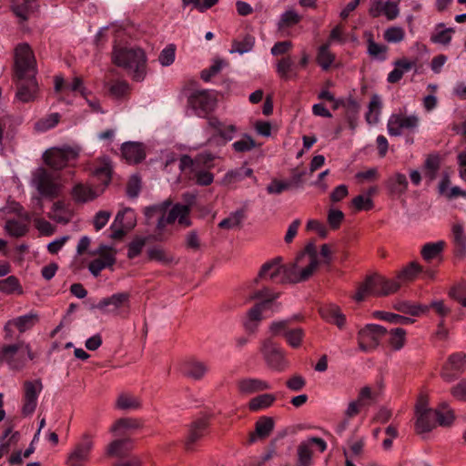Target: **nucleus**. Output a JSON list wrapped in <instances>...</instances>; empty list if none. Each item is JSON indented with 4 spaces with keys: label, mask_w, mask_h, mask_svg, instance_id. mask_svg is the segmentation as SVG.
Masks as SVG:
<instances>
[{
    "label": "nucleus",
    "mask_w": 466,
    "mask_h": 466,
    "mask_svg": "<svg viewBox=\"0 0 466 466\" xmlns=\"http://www.w3.org/2000/svg\"><path fill=\"white\" fill-rule=\"evenodd\" d=\"M329 43L319 46L317 55V62L323 70H328L335 60V56L329 50Z\"/></svg>",
    "instance_id": "nucleus-44"
},
{
    "label": "nucleus",
    "mask_w": 466,
    "mask_h": 466,
    "mask_svg": "<svg viewBox=\"0 0 466 466\" xmlns=\"http://www.w3.org/2000/svg\"><path fill=\"white\" fill-rule=\"evenodd\" d=\"M419 124L420 118L417 115L406 116L397 113L390 116L387 122V130L390 136L400 137L404 131H415Z\"/></svg>",
    "instance_id": "nucleus-11"
},
{
    "label": "nucleus",
    "mask_w": 466,
    "mask_h": 466,
    "mask_svg": "<svg viewBox=\"0 0 466 466\" xmlns=\"http://www.w3.org/2000/svg\"><path fill=\"white\" fill-rule=\"evenodd\" d=\"M238 388L240 393L249 395L269 390L271 386L268 381L260 379L245 378L238 380Z\"/></svg>",
    "instance_id": "nucleus-28"
},
{
    "label": "nucleus",
    "mask_w": 466,
    "mask_h": 466,
    "mask_svg": "<svg viewBox=\"0 0 466 466\" xmlns=\"http://www.w3.org/2000/svg\"><path fill=\"white\" fill-rule=\"evenodd\" d=\"M420 271L421 268L418 263L410 262L399 272L394 280L398 281L401 286L403 283L414 280Z\"/></svg>",
    "instance_id": "nucleus-43"
},
{
    "label": "nucleus",
    "mask_w": 466,
    "mask_h": 466,
    "mask_svg": "<svg viewBox=\"0 0 466 466\" xmlns=\"http://www.w3.org/2000/svg\"><path fill=\"white\" fill-rule=\"evenodd\" d=\"M100 193L101 190H95L87 184L82 183L76 184L72 189V196L78 202L93 201Z\"/></svg>",
    "instance_id": "nucleus-34"
},
{
    "label": "nucleus",
    "mask_w": 466,
    "mask_h": 466,
    "mask_svg": "<svg viewBox=\"0 0 466 466\" xmlns=\"http://www.w3.org/2000/svg\"><path fill=\"white\" fill-rule=\"evenodd\" d=\"M137 223L135 211L130 208H126L121 212H118L113 224L112 228H115V232L111 235V238H116L123 235L127 230L132 229Z\"/></svg>",
    "instance_id": "nucleus-21"
},
{
    "label": "nucleus",
    "mask_w": 466,
    "mask_h": 466,
    "mask_svg": "<svg viewBox=\"0 0 466 466\" xmlns=\"http://www.w3.org/2000/svg\"><path fill=\"white\" fill-rule=\"evenodd\" d=\"M300 21L299 15L293 9H289L281 14L278 23L279 29L290 27Z\"/></svg>",
    "instance_id": "nucleus-63"
},
{
    "label": "nucleus",
    "mask_w": 466,
    "mask_h": 466,
    "mask_svg": "<svg viewBox=\"0 0 466 466\" xmlns=\"http://www.w3.org/2000/svg\"><path fill=\"white\" fill-rule=\"evenodd\" d=\"M393 65L395 68L389 73L387 77V81L391 84L399 82L405 73L415 66V62L410 61L407 58H401L395 61Z\"/></svg>",
    "instance_id": "nucleus-32"
},
{
    "label": "nucleus",
    "mask_w": 466,
    "mask_h": 466,
    "mask_svg": "<svg viewBox=\"0 0 466 466\" xmlns=\"http://www.w3.org/2000/svg\"><path fill=\"white\" fill-rule=\"evenodd\" d=\"M18 86L16 92V98L23 102L28 103L35 99L38 86L35 77L18 78Z\"/></svg>",
    "instance_id": "nucleus-24"
},
{
    "label": "nucleus",
    "mask_w": 466,
    "mask_h": 466,
    "mask_svg": "<svg viewBox=\"0 0 466 466\" xmlns=\"http://www.w3.org/2000/svg\"><path fill=\"white\" fill-rule=\"evenodd\" d=\"M441 158L439 155H430L424 165V177L430 181H433L440 169Z\"/></svg>",
    "instance_id": "nucleus-45"
},
{
    "label": "nucleus",
    "mask_w": 466,
    "mask_h": 466,
    "mask_svg": "<svg viewBox=\"0 0 466 466\" xmlns=\"http://www.w3.org/2000/svg\"><path fill=\"white\" fill-rule=\"evenodd\" d=\"M318 250L313 243H309L294 261L286 265L285 279L289 283H299L308 280L319 266Z\"/></svg>",
    "instance_id": "nucleus-1"
},
{
    "label": "nucleus",
    "mask_w": 466,
    "mask_h": 466,
    "mask_svg": "<svg viewBox=\"0 0 466 466\" xmlns=\"http://www.w3.org/2000/svg\"><path fill=\"white\" fill-rule=\"evenodd\" d=\"M190 206H173L167 218L164 216L157 219V228L162 230L167 224L173 223L177 220L179 224L188 226L190 224L187 219Z\"/></svg>",
    "instance_id": "nucleus-23"
},
{
    "label": "nucleus",
    "mask_w": 466,
    "mask_h": 466,
    "mask_svg": "<svg viewBox=\"0 0 466 466\" xmlns=\"http://www.w3.org/2000/svg\"><path fill=\"white\" fill-rule=\"evenodd\" d=\"M279 296V293L273 292L267 288L258 290L250 296V299H259L260 301L248 311L244 326L248 332L256 331L259 322L263 319V311L270 309L273 306L272 302L277 299Z\"/></svg>",
    "instance_id": "nucleus-4"
},
{
    "label": "nucleus",
    "mask_w": 466,
    "mask_h": 466,
    "mask_svg": "<svg viewBox=\"0 0 466 466\" xmlns=\"http://www.w3.org/2000/svg\"><path fill=\"white\" fill-rule=\"evenodd\" d=\"M123 158L129 164H137L146 157L144 146L137 142H125L121 146Z\"/></svg>",
    "instance_id": "nucleus-25"
},
{
    "label": "nucleus",
    "mask_w": 466,
    "mask_h": 466,
    "mask_svg": "<svg viewBox=\"0 0 466 466\" xmlns=\"http://www.w3.org/2000/svg\"><path fill=\"white\" fill-rule=\"evenodd\" d=\"M274 429V420L270 417H261L256 422L255 432L250 434L249 442H255L258 438L268 437Z\"/></svg>",
    "instance_id": "nucleus-33"
},
{
    "label": "nucleus",
    "mask_w": 466,
    "mask_h": 466,
    "mask_svg": "<svg viewBox=\"0 0 466 466\" xmlns=\"http://www.w3.org/2000/svg\"><path fill=\"white\" fill-rule=\"evenodd\" d=\"M390 345L394 350H400L403 348L406 341V331L401 328H396L390 332Z\"/></svg>",
    "instance_id": "nucleus-61"
},
{
    "label": "nucleus",
    "mask_w": 466,
    "mask_h": 466,
    "mask_svg": "<svg viewBox=\"0 0 466 466\" xmlns=\"http://www.w3.org/2000/svg\"><path fill=\"white\" fill-rule=\"evenodd\" d=\"M321 316L327 321L336 325L339 329H343L346 325V317L340 308L335 304L329 305L320 311Z\"/></svg>",
    "instance_id": "nucleus-31"
},
{
    "label": "nucleus",
    "mask_w": 466,
    "mask_h": 466,
    "mask_svg": "<svg viewBox=\"0 0 466 466\" xmlns=\"http://www.w3.org/2000/svg\"><path fill=\"white\" fill-rule=\"evenodd\" d=\"M443 241L430 242L423 246L421 255L424 259L431 260L441 253L444 248Z\"/></svg>",
    "instance_id": "nucleus-55"
},
{
    "label": "nucleus",
    "mask_w": 466,
    "mask_h": 466,
    "mask_svg": "<svg viewBox=\"0 0 466 466\" xmlns=\"http://www.w3.org/2000/svg\"><path fill=\"white\" fill-rule=\"evenodd\" d=\"M43 383L40 379L25 380L23 384L22 414L32 415L38 403V397L43 390Z\"/></svg>",
    "instance_id": "nucleus-12"
},
{
    "label": "nucleus",
    "mask_w": 466,
    "mask_h": 466,
    "mask_svg": "<svg viewBox=\"0 0 466 466\" xmlns=\"http://www.w3.org/2000/svg\"><path fill=\"white\" fill-rule=\"evenodd\" d=\"M93 448V436L88 432L83 433L80 441L68 455L67 463L69 466H83L89 460Z\"/></svg>",
    "instance_id": "nucleus-16"
},
{
    "label": "nucleus",
    "mask_w": 466,
    "mask_h": 466,
    "mask_svg": "<svg viewBox=\"0 0 466 466\" xmlns=\"http://www.w3.org/2000/svg\"><path fill=\"white\" fill-rule=\"evenodd\" d=\"M93 173L104 185H107L111 180L112 174L110 159L107 157H100L94 167Z\"/></svg>",
    "instance_id": "nucleus-35"
},
{
    "label": "nucleus",
    "mask_w": 466,
    "mask_h": 466,
    "mask_svg": "<svg viewBox=\"0 0 466 466\" xmlns=\"http://www.w3.org/2000/svg\"><path fill=\"white\" fill-rule=\"evenodd\" d=\"M466 370V353L455 352L448 357L447 362L443 367L442 378L451 382Z\"/></svg>",
    "instance_id": "nucleus-19"
},
{
    "label": "nucleus",
    "mask_w": 466,
    "mask_h": 466,
    "mask_svg": "<svg viewBox=\"0 0 466 466\" xmlns=\"http://www.w3.org/2000/svg\"><path fill=\"white\" fill-rule=\"evenodd\" d=\"M34 358L28 344L19 341L13 345L4 346L0 351V362L5 361L12 370L23 369L27 359Z\"/></svg>",
    "instance_id": "nucleus-6"
},
{
    "label": "nucleus",
    "mask_w": 466,
    "mask_h": 466,
    "mask_svg": "<svg viewBox=\"0 0 466 466\" xmlns=\"http://www.w3.org/2000/svg\"><path fill=\"white\" fill-rule=\"evenodd\" d=\"M255 45V37L250 35H245L240 39H236L232 43V47L229 50L231 54L238 53L243 55L250 52Z\"/></svg>",
    "instance_id": "nucleus-42"
},
{
    "label": "nucleus",
    "mask_w": 466,
    "mask_h": 466,
    "mask_svg": "<svg viewBox=\"0 0 466 466\" xmlns=\"http://www.w3.org/2000/svg\"><path fill=\"white\" fill-rule=\"evenodd\" d=\"M276 400V397L270 393L260 394L252 398L248 402V409L252 411H258L269 408Z\"/></svg>",
    "instance_id": "nucleus-41"
},
{
    "label": "nucleus",
    "mask_w": 466,
    "mask_h": 466,
    "mask_svg": "<svg viewBox=\"0 0 466 466\" xmlns=\"http://www.w3.org/2000/svg\"><path fill=\"white\" fill-rule=\"evenodd\" d=\"M416 431L418 433H427L437 426L434 410L429 407V400L425 395H420L415 406Z\"/></svg>",
    "instance_id": "nucleus-8"
},
{
    "label": "nucleus",
    "mask_w": 466,
    "mask_h": 466,
    "mask_svg": "<svg viewBox=\"0 0 466 466\" xmlns=\"http://www.w3.org/2000/svg\"><path fill=\"white\" fill-rule=\"evenodd\" d=\"M97 308L100 310H107L116 315L128 313L130 308V295L127 292L114 293L110 297L101 299L97 304Z\"/></svg>",
    "instance_id": "nucleus-18"
},
{
    "label": "nucleus",
    "mask_w": 466,
    "mask_h": 466,
    "mask_svg": "<svg viewBox=\"0 0 466 466\" xmlns=\"http://www.w3.org/2000/svg\"><path fill=\"white\" fill-rule=\"evenodd\" d=\"M387 333V329L378 324H367L359 331V348L364 352H369L375 349L382 337Z\"/></svg>",
    "instance_id": "nucleus-14"
},
{
    "label": "nucleus",
    "mask_w": 466,
    "mask_h": 466,
    "mask_svg": "<svg viewBox=\"0 0 466 466\" xmlns=\"http://www.w3.org/2000/svg\"><path fill=\"white\" fill-rule=\"evenodd\" d=\"M214 159L215 156L208 152L198 154L194 159L188 155H183L179 158V169L181 172H187L194 170L196 167L210 168L213 167Z\"/></svg>",
    "instance_id": "nucleus-22"
},
{
    "label": "nucleus",
    "mask_w": 466,
    "mask_h": 466,
    "mask_svg": "<svg viewBox=\"0 0 466 466\" xmlns=\"http://www.w3.org/2000/svg\"><path fill=\"white\" fill-rule=\"evenodd\" d=\"M49 218L58 223H67L72 218V212L66 206H53Z\"/></svg>",
    "instance_id": "nucleus-57"
},
{
    "label": "nucleus",
    "mask_w": 466,
    "mask_h": 466,
    "mask_svg": "<svg viewBox=\"0 0 466 466\" xmlns=\"http://www.w3.org/2000/svg\"><path fill=\"white\" fill-rule=\"evenodd\" d=\"M382 108L381 97L378 94L372 95L366 113V121L370 125L379 123Z\"/></svg>",
    "instance_id": "nucleus-37"
},
{
    "label": "nucleus",
    "mask_w": 466,
    "mask_h": 466,
    "mask_svg": "<svg viewBox=\"0 0 466 466\" xmlns=\"http://www.w3.org/2000/svg\"><path fill=\"white\" fill-rule=\"evenodd\" d=\"M451 238L454 245L456 257L463 258L466 257V230L461 222L451 226Z\"/></svg>",
    "instance_id": "nucleus-27"
},
{
    "label": "nucleus",
    "mask_w": 466,
    "mask_h": 466,
    "mask_svg": "<svg viewBox=\"0 0 466 466\" xmlns=\"http://www.w3.org/2000/svg\"><path fill=\"white\" fill-rule=\"evenodd\" d=\"M34 8L35 0H14L12 4L14 13L22 20H26Z\"/></svg>",
    "instance_id": "nucleus-39"
},
{
    "label": "nucleus",
    "mask_w": 466,
    "mask_h": 466,
    "mask_svg": "<svg viewBox=\"0 0 466 466\" xmlns=\"http://www.w3.org/2000/svg\"><path fill=\"white\" fill-rule=\"evenodd\" d=\"M260 351L266 364L272 370L281 372L288 367L289 362L285 358L284 350L271 340H265Z\"/></svg>",
    "instance_id": "nucleus-13"
},
{
    "label": "nucleus",
    "mask_w": 466,
    "mask_h": 466,
    "mask_svg": "<svg viewBox=\"0 0 466 466\" xmlns=\"http://www.w3.org/2000/svg\"><path fill=\"white\" fill-rule=\"evenodd\" d=\"M434 414L436 417L437 426H451L455 420L454 412L447 402L441 403L439 407L434 410Z\"/></svg>",
    "instance_id": "nucleus-36"
},
{
    "label": "nucleus",
    "mask_w": 466,
    "mask_h": 466,
    "mask_svg": "<svg viewBox=\"0 0 466 466\" xmlns=\"http://www.w3.org/2000/svg\"><path fill=\"white\" fill-rule=\"evenodd\" d=\"M147 256L149 259L156 260L162 264H169L174 261L172 256H170L167 251L160 247H153L147 250Z\"/></svg>",
    "instance_id": "nucleus-59"
},
{
    "label": "nucleus",
    "mask_w": 466,
    "mask_h": 466,
    "mask_svg": "<svg viewBox=\"0 0 466 466\" xmlns=\"http://www.w3.org/2000/svg\"><path fill=\"white\" fill-rule=\"evenodd\" d=\"M373 316L377 319L388 321L390 323H394V324L407 325V324H411L414 322V319H412L410 318L398 315L395 313L387 312V311H379V310L374 311Z\"/></svg>",
    "instance_id": "nucleus-47"
},
{
    "label": "nucleus",
    "mask_w": 466,
    "mask_h": 466,
    "mask_svg": "<svg viewBox=\"0 0 466 466\" xmlns=\"http://www.w3.org/2000/svg\"><path fill=\"white\" fill-rule=\"evenodd\" d=\"M31 186L41 198L51 200L59 196L62 185L44 167H37L32 173Z\"/></svg>",
    "instance_id": "nucleus-5"
},
{
    "label": "nucleus",
    "mask_w": 466,
    "mask_h": 466,
    "mask_svg": "<svg viewBox=\"0 0 466 466\" xmlns=\"http://www.w3.org/2000/svg\"><path fill=\"white\" fill-rule=\"evenodd\" d=\"M0 291L5 294L22 293V288L18 279L14 276H9L5 279L0 280Z\"/></svg>",
    "instance_id": "nucleus-58"
},
{
    "label": "nucleus",
    "mask_w": 466,
    "mask_h": 466,
    "mask_svg": "<svg viewBox=\"0 0 466 466\" xmlns=\"http://www.w3.org/2000/svg\"><path fill=\"white\" fill-rule=\"evenodd\" d=\"M205 429L206 422L203 420H198L191 424L186 441L187 449H190L191 446L203 436Z\"/></svg>",
    "instance_id": "nucleus-48"
},
{
    "label": "nucleus",
    "mask_w": 466,
    "mask_h": 466,
    "mask_svg": "<svg viewBox=\"0 0 466 466\" xmlns=\"http://www.w3.org/2000/svg\"><path fill=\"white\" fill-rule=\"evenodd\" d=\"M115 65L127 70L133 80L141 82L147 74V56L138 47H115L112 55Z\"/></svg>",
    "instance_id": "nucleus-2"
},
{
    "label": "nucleus",
    "mask_w": 466,
    "mask_h": 466,
    "mask_svg": "<svg viewBox=\"0 0 466 466\" xmlns=\"http://www.w3.org/2000/svg\"><path fill=\"white\" fill-rule=\"evenodd\" d=\"M246 216V210L241 208L231 213L228 218L221 220L218 227L226 229H232L240 225Z\"/></svg>",
    "instance_id": "nucleus-46"
},
{
    "label": "nucleus",
    "mask_w": 466,
    "mask_h": 466,
    "mask_svg": "<svg viewBox=\"0 0 466 466\" xmlns=\"http://www.w3.org/2000/svg\"><path fill=\"white\" fill-rule=\"evenodd\" d=\"M184 173L192 176L197 184L200 186H208L214 180V176L209 171L201 169V167H196L194 170H187Z\"/></svg>",
    "instance_id": "nucleus-54"
},
{
    "label": "nucleus",
    "mask_w": 466,
    "mask_h": 466,
    "mask_svg": "<svg viewBox=\"0 0 466 466\" xmlns=\"http://www.w3.org/2000/svg\"><path fill=\"white\" fill-rule=\"evenodd\" d=\"M137 427V423L136 420L128 418H123L117 420L110 428V431L115 436H122L128 430L134 429Z\"/></svg>",
    "instance_id": "nucleus-51"
},
{
    "label": "nucleus",
    "mask_w": 466,
    "mask_h": 466,
    "mask_svg": "<svg viewBox=\"0 0 466 466\" xmlns=\"http://www.w3.org/2000/svg\"><path fill=\"white\" fill-rule=\"evenodd\" d=\"M384 39L388 43H400L405 37V31L400 26H390L384 31Z\"/></svg>",
    "instance_id": "nucleus-64"
},
{
    "label": "nucleus",
    "mask_w": 466,
    "mask_h": 466,
    "mask_svg": "<svg viewBox=\"0 0 466 466\" xmlns=\"http://www.w3.org/2000/svg\"><path fill=\"white\" fill-rule=\"evenodd\" d=\"M364 440L360 439L358 441L349 443L348 448H343V455L345 459L357 460L361 457L364 451Z\"/></svg>",
    "instance_id": "nucleus-53"
},
{
    "label": "nucleus",
    "mask_w": 466,
    "mask_h": 466,
    "mask_svg": "<svg viewBox=\"0 0 466 466\" xmlns=\"http://www.w3.org/2000/svg\"><path fill=\"white\" fill-rule=\"evenodd\" d=\"M393 307L395 309L400 312L410 314L412 316H419L420 314L428 310L427 307H423L421 305H413L407 301L398 302Z\"/></svg>",
    "instance_id": "nucleus-62"
},
{
    "label": "nucleus",
    "mask_w": 466,
    "mask_h": 466,
    "mask_svg": "<svg viewBox=\"0 0 466 466\" xmlns=\"http://www.w3.org/2000/svg\"><path fill=\"white\" fill-rule=\"evenodd\" d=\"M116 249L113 246L105 244L91 252V255L98 258L93 259L88 265V270L94 277H98L100 272L111 268L116 261Z\"/></svg>",
    "instance_id": "nucleus-9"
},
{
    "label": "nucleus",
    "mask_w": 466,
    "mask_h": 466,
    "mask_svg": "<svg viewBox=\"0 0 466 466\" xmlns=\"http://www.w3.org/2000/svg\"><path fill=\"white\" fill-rule=\"evenodd\" d=\"M247 177H250L255 180L252 168L242 166L227 172L222 179V184L227 187H233Z\"/></svg>",
    "instance_id": "nucleus-29"
},
{
    "label": "nucleus",
    "mask_w": 466,
    "mask_h": 466,
    "mask_svg": "<svg viewBox=\"0 0 466 466\" xmlns=\"http://www.w3.org/2000/svg\"><path fill=\"white\" fill-rule=\"evenodd\" d=\"M401 215L407 222L418 221L426 218L429 208H424L423 206H402Z\"/></svg>",
    "instance_id": "nucleus-38"
},
{
    "label": "nucleus",
    "mask_w": 466,
    "mask_h": 466,
    "mask_svg": "<svg viewBox=\"0 0 466 466\" xmlns=\"http://www.w3.org/2000/svg\"><path fill=\"white\" fill-rule=\"evenodd\" d=\"M188 106L198 116H205L216 106L215 96L208 90H195L187 98Z\"/></svg>",
    "instance_id": "nucleus-15"
},
{
    "label": "nucleus",
    "mask_w": 466,
    "mask_h": 466,
    "mask_svg": "<svg viewBox=\"0 0 466 466\" xmlns=\"http://www.w3.org/2000/svg\"><path fill=\"white\" fill-rule=\"evenodd\" d=\"M399 3L393 0H374L369 10L370 15L373 17L383 15L388 20H394L400 15Z\"/></svg>",
    "instance_id": "nucleus-20"
},
{
    "label": "nucleus",
    "mask_w": 466,
    "mask_h": 466,
    "mask_svg": "<svg viewBox=\"0 0 466 466\" xmlns=\"http://www.w3.org/2000/svg\"><path fill=\"white\" fill-rule=\"evenodd\" d=\"M286 265L282 264V258L276 257L264 263L258 274L255 282L258 280H271L279 283H286L285 279Z\"/></svg>",
    "instance_id": "nucleus-17"
},
{
    "label": "nucleus",
    "mask_w": 466,
    "mask_h": 466,
    "mask_svg": "<svg viewBox=\"0 0 466 466\" xmlns=\"http://www.w3.org/2000/svg\"><path fill=\"white\" fill-rule=\"evenodd\" d=\"M36 73L35 59L30 46L20 44L15 48V74L18 78L35 77Z\"/></svg>",
    "instance_id": "nucleus-7"
},
{
    "label": "nucleus",
    "mask_w": 466,
    "mask_h": 466,
    "mask_svg": "<svg viewBox=\"0 0 466 466\" xmlns=\"http://www.w3.org/2000/svg\"><path fill=\"white\" fill-rule=\"evenodd\" d=\"M116 407L122 410H135L141 407V402L134 395L121 393L116 399Z\"/></svg>",
    "instance_id": "nucleus-40"
},
{
    "label": "nucleus",
    "mask_w": 466,
    "mask_h": 466,
    "mask_svg": "<svg viewBox=\"0 0 466 466\" xmlns=\"http://www.w3.org/2000/svg\"><path fill=\"white\" fill-rule=\"evenodd\" d=\"M443 26L440 24L431 35V41L434 44L448 46L451 41V28L441 29Z\"/></svg>",
    "instance_id": "nucleus-50"
},
{
    "label": "nucleus",
    "mask_w": 466,
    "mask_h": 466,
    "mask_svg": "<svg viewBox=\"0 0 466 466\" xmlns=\"http://www.w3.org/2000/svg\"><path fill=\"white\" fill-rule=\"evenodd\" d=\"M297 316H293L292 318H288L285 319H278L274 320L269 325V332L272 336H284L285 332L289 331V327L290 323L297 319Z\"/></svg>",
    "instance_id": "nucleus-52"
},
{
    "label": "nucleus",
    "mask_w": 466,
    "mask_h": 466,
    "mask_svg": "<svg viewBox=\"0 0 466 466\" xmlns=\"http://www.w3.org/2000/svg\"><path fill=\"white\" fill-rule=\"evenodd\" d=\"M38 321V315L35 312H29L7 321L5 326V330L8 335L10 328L14 326L17 328L20 332H25L35 327Z\"/></svg>",
    "instance_id": "nucleus-26"
},
{
    "label": "nucleus",
    "mask_w": 466,
    "mask_h": 466,
    "mask_svg": "<svg viewBox=\"0 0 466 466\" xmlns=\"http://www.w3.org/2000/svg\"><path fill=\"white\" fill-rule=\"evenodd\" d=\"M59 120L60 115L58 113H52L38 120L35 125V128L39 132H46L55 127Z\"/></svg>",
    "instance_id": "nucleus-56"
},
{
    "label": "nucleus",
    "mask_w": 466,
    "mask_h": 466,
    "mask_svg": "<svg viewBox=\"0 0 466 466\" xmlns=\"http://www.w3.org/2000/svg\"><path fill=\"white\" fill-rule=\"evenodd\" d=\"M312 462V450L310 443L306 440L298 446V463L299 466H310Z\"/></svg>",
    "instance_id": "nucleus-49"
},
{
    "label": "nucleus",
    "mask_w": 466,
    "mask_h": 466,
    "mask_svg": "<svg viewBox=\"0 0 466 466\" xmlns=\"http://www.w3.org/2000/svg\"><path fill=\"white\" fill-rule=\"evenodd\" d=\"M79 152V147H53L46 151L44 159L46 165L52 168L62 169L69 161L77 158Z\"/></svg>",
    "instance_id": "nucleus-10"
},
{
    "label": "nucleus",
    "mask_w": 466,
    "mask_h": 466,
    "mask_svg": "<svg viewBox=\"0 0 466 466\" xmlns=\"http://www.w3.org/2000/svg\"><path fill=\"white\" fill-rule=\"evenodd\" d=\"M208 367L202 361L189 360L183 364V374L194 380H201L208 372Z\"/></svg>",
    "instance_id": "nucleus-30"
},
{
    "label": "nucleus",
    "mask_w": 466,
    "mask_h": 466,
    "mask_svg": "<svg viewBox=\"0 0 466 466\" xmlns=\"http://www.w3.org/2000/svg\"><path fill=\"white\" fill-rule=\"evenodd\" d=\"M400 288V284L398 281L373 274L366 277L360 284L353 299L360 302L369 296L384 297L397 292Z\"/></svg>",
    "instance_id": "nucleus-3"
},
{
    "label": "nucleus",
    "mask_w": 466,
    "mask_h": 466,
    "mask_svg": "<svg viewBox=\"0 0 466 466\" xmlns=\"http://www.w3.org/2000/svg\"><path fill=\"white\" fill-rule=\"evenodd\" d=\"M127 440H115L106 446V454L111 457H120L127 450Z\"/></svg>",
    "instance_id": "nucleus-60"
}]
</instances>
